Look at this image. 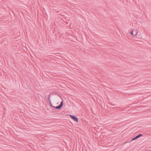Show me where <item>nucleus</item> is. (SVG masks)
Returning a JSON list of instances; mask_svg holds the SVG:
<instances>
[{"instance_id": "obj_1", "label": "nucleus", "mask_w": 151, "mask_h": 151, "mask_svg": "<svg viewBox=\"0 0 151 151\" xmlns=\"http://www.w3.org/2000/svg\"><path fill=\"white\" fill-rule=\"evenodd\" d=\"M142 136V134H139L138 135H137V136H136L135 137L132 138V139L130 141L126 142V143H127V142H131L134 140L136 139L137 138H139V137H141Z\"/></svg>"}, {"instance_id": "obj_2", "label": "nucleus", "mask_w": 151, "mask_h": 151, "mask_svg": "<svg viewBox=\"0 0 151 151\" xmlns=\"http://www.w3.org/2000/svg\"><path fill=\"white\" fill-rule=\"evenodd\" d=\"M70 116L71 117V119L74 120L75 121L78 122V118L75 116L73 115H70Z\"/></svg>"}, {"instance_id": "obj_3", "label": "nucleus", "mask_w": 151, "mask_h": 151, "mask_svg": "<svg viewBox=\"0 0 151 151\" xmlns=\"http://www.w3.org/2000/svg\"><path fill=\"white\" fill-rule=\"evenodd\" d=\"M63 101H62L60 102V104L57 106L55 107V108L56 109H60L63 106Z\"/></svg>"}, {"instance_id": "obj_4", "label": "nucleus", "mask_w": 151, "mask_h": 151, "mask_svg": "<svg viewBox=\"0 0 151 151\" xmlns=\"http://www.w3.org/2000/svg\"><path fill=\"white\" fill-rule=\"evenodd\" d=\"M137 33H136V34L135 35H134L133 33V31H131L130 32V34L131 35H134V36H136V35H137Z\"/></svg>"}, {"instance_id": "obj_5", "label": "nucleus", "mask_w": 151, "mask_h": 151, "mask_svg": "<svg viewBox=\"0 0 151 151\" xmlns=\"http://www.w3.org/2000/svg\"><path fill=\"white\" fill-rule=\"evenodd\" d=\"M49 103L50 104V106L53 108H55V107L52 106V105L51 103V101H49Z\"/></svg>"}, {"instance_id": "obj_6", "label": "nucleus", "mask_w": 151, "mask_h": 151, "mask_svg": "<svg viewBox=\"0 0 151 151\" xmlns=\"http://www.w3.org/2000/svg\"><path fill=\"white\" fill-rule=\"evenodd\" d=\"M50 94H49V96H48V101H51L50 100Z\"/></svg>"}, {"instance_id": "obj_7", "label": "nucleus", "mask_w": 151, "mask_h": 151, "mask_svg": "<svg viewBox=\"0 0 151 151\" xmlns=\"http://www.w3.org/2000/svg\"><path fill=\"white\" fill-rule=\"evenodd\" d=\"M26 49H27V48L25 47V48Z\"/></svg>"}, {"instance_id": "obj_8", "label": "nucleus", "mask_w": 151, "mask_h": 151, "mask_svg": "<svg viewBox=\"0 0 151 151\" xmlns=\"http://www.w3.org/2000/svg\"><path fill=\"white\" fill-rule=\"evenodd\" d=\"M29 49H30V47H29Z\"/></svg>"}]
</instances>
